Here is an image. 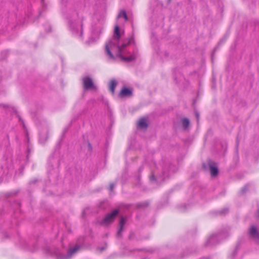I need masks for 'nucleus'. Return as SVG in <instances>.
<instances>
[{"label":"nucleus","mask_w":259,"mask_h":259,"mask_svg":"<svg viewBox=\"0 0 259 259\" xmlns=\"http://www.w3.org/2000/svg\"><path fill=\"white\" fill-rule=\"evenodd\" d=\"M121 36L119 27L116 25L115 26L113 37L106 43V55L110 60H114L116 57H118L124 61L131 62L138 57L137 51H134L132 54L128 51L129 45L135 44L133 34L130 38L123 40L120 39Z\"/></svg>","instance_id":"nucleus-1"},{"label":"nucleus","mask_w":259,"mask_h":259,"mask_svg":"<svg viewBox=\"0 0 259 259\" xmlns=\"http://www.w3.org/2000/svg\"><path fill=\"white\" fill-rule=\"evenodd\" d=\"M69 28L74 35L81 37L82 35V24L75 20H70L69 21Z\"/></svg>","instance_id":"nucleus-2"},{"label":"nucleus","mask_w":259,"mask_h":259,"mask_svg":"<svg viewBox=\"0 0 259 259\" xmlns=\"http://www.w3.org/2000/svg\"><path fill=\"white\" fill-rule=\"evenodd\" d=\"M79 249V246L75 245L68 250L67 255H63L60 252V251L57 250L55 252V255L57 259H69L77 252Z\"/></svg>","instance_id":"nucleus-3"},{"label":"nucleus","mask_w":259,"mask_h":259,"mask_svg":"<svg viewBox=\"0 0 259 259\" xmlns=\"http://www.w3.org/2000/svg\"><path fill=\"white\" fill-rule=\"evenodd\" d=\"M118 213L119 210L118 209L114 210L111 213L105 216V217L102 221L101 223V224L105 226L110 224L114 220Z\"/></svg>","instance_id":"nucleus-4"},{"label":"nucleus","mask_w":259,"mask_h":259,"mask_svg":"<svg viewBox=\"0 0 259 259\" xmlns=\"http://www.w3.org/2000/svg\"><path fill=\"white\" fill-rule=\"evenodd\" d=\"M222 234L221 233L212 234L208 239L206 245L210 246L217 245L219 242V240L222 238Z\"/></svg>","instance_id":"nucleus-5"},{"label":"nucleus","mask_w":259,"mask_h":259,"mask_svg":"<svg viewBox=\"0 0 259 259\" xmlns=\"http://www.w3.org/2000/svg\"><path fill=\"white\" fill-rule=\"evenodd\" d=\"M164 171H163V176L166 175V177H169V174L174 173L176 171V167L172 164H165L164 166Z\"/></svg>","instance_id":"nucleus-6"},{"label":"nucleus","mask_w":259,"mask_h":259,"mask_svg":"<svg viewBox=\"0 0 259 259\" xmlns=\"http://www.w3.org/2000/svg\"><path fill=\"white\" fill-rule=\"evenodd\" d=\"M82 82L83 84V87L85 90H89L94 88V85L92 81V79L86 76L82 78Z\"/></svg>","instance_id":"nucleus-7"},{"label":"nucleus","mask_w":259,"mask_h":259,"mask_svg":"<svg viewBox=\"0 0 259 259\" xmlns=\"http://www.w3.org/2000/svg\"><path fill=\"white\" fill-rule=\"evenodd\" d=\"M250 236L254 239H256L259 242V232L255 226H252L249 230Z\"/></svg>","instance_id":"nucleus-8"},{"label":"nucleus","mask_w":259,"mask_h":259,"mask_svg":"<svg viewBox=\"0 0 259 259\" xmlns=\"http://www.w3.org/2000/svg\"><path fill=\"white\" fill-rule=\"evenodd\" d=\"M148 127L147 119L141 118L137 123V128L140 130H146Z\"/></svg>","instance_id":"nucleus-9"},{"label":"nucleus","mask_w":259,"mask_h":259,"mask_svg":"<svg viewBox=\"0 0 259 259\" xmlns=\"http://www.w3.org/2000/svg\"><path fill=\"white\" fill-rule=\"evenodd\" d=\"M208 164L210 168L211 175L213 177H215L218 174V168L217 166H213L212 161H209Z\"/></svg>","instance_id":"nucleus-10"},{"label":"nucleus","mask_w":259,"mask_h":259,"mask_svg":"<svg viewBox=\"0 0 259 259\" xmlns=\"http://www.w3.org/2000/svg\"><path fill=\"white\" fill-rule=\"evenodd\" d=\"M152 45L154 49L157 52V54L159 53V46L158 45V40L157 37L155 35L153 34L152 36Z\"/></svg>","instance_id":"nucleus-11"},{"label":"nucleus","mask_w":259,"mask_h":259,"mask_svg":"<svg viewBox=\"0 0 259 259\" xmlns=\"http://www.w3.org/2000/svg\"><path fill=\"white\" fill-rule=\"evenodd\" d=\"M125 223V220L123 217H121L120 222H119V228L118 230L117 235L119 236L121 235V233L123 230V228L124 227V225Z\"/></svg>","instance_id":"nucleus-12"},{"label":"nucleus","mask_w":259,"mask_h":259,"mask_svg":"<svg viewBox=\"0 0 259 259\" xmlns=\"http://www.w3.org/2000/svg\"><path fill=\"white\" fill-rule=\"evenodd\" d=\"M131 95L132 91L127 88L122 89L119 94L120 97L129 96Z\"/></svg>","instance_id":"nucleus-13"},{"label":"nucleus","mask_w":259,"mask_h":259,"mask_svg":"<svg viewBox=\"0 0 259 259\" xmlns=\"http://www.w3.org/2000/svg\"><path fill=\"white\" fill-rule=\"evenodd\" d=\"M117 84V82L114 79H112L109 82V90L112 93V94H114V91H115V88Z\"/></svg>","instance_id":"nucleus-14"},{"label":"nucleus","mask_w":259,"mask_h":259,"mask_svg":"<svg viewBox=\"0 0 259 259\" xmlns=\"http://www.w3.org/2000/svg\"><path fill=\"white\" fill-rule=\"evenodd\" d=\"M181 122L184 130H186L190 124V120L187 118H183L181 119Z\"/></svg>","instance_id":"nucleus-15"},{"label":"nucleus","mask_w":259,"mask_h":259,"mask_svg":"<svg viewBox=\"0 0 259 259\" xmlns=\"http://www.w3.org/2000/svg\"><path fill=\"white\" fill-rule=\"evenodd\" d=\"M123 17L124 19V21H126L127 20V17L125 11H121L120 12L118 15V18Z\"/></svg>","instance_id":"nucleus-16"},{"label":"nucleus","mask_w":259,"mask_h":259,"mask_svg":"<svg viewBox=\"0 0 259 259\" xmlns=\"http://www.w3.org/2000/svg\"><path fill=\"white\" fill-rule=\"evenodd\" d=\"M228 212V209L225 208L223 209L221 211H219V213L221 215H223V214H226Z\"/></svg>","instance_id":"nucleus-17"},{"label":"nucleus","mask_w":259,"mask_h":259,"mask_svg":"<svg viewBox=\"0 0 259 259\" xmlns=\"http://www.w3.org/2000/svg\"><path fill=\"white\" fill-rule=\"evenodd\" d=\"M247 188H248V186H247V185H246V186H244V187L242 189V190H241V193H243H243H244L246 191V190H247Z\"/></svg>","instance_id":"nucleus-18"},{"label":"nucleus","mask_w":259,"mask_h":259,"mask_svg":"<svg viewBox=\"0 0 259 259\" xmlns=\"http://www.w3.org/2000/svg\"><path fill=\"white\" fill-rule=\"evenodd\" d=\"M114 187V185L113 184H111L109 187L110 191H112L113 190Z\"/></svg>","instance_id":"nucleus-19"},{"label":"nucleus","mask_w":259,"mask_h":259,"mask_svg":"<svg viewBox=\"0 0 259 259\" xmlns=\"http://www.w3.org/2000/svg\"><path fill=\"white\" fill-rule=\"evenodd\" d=\"M195 114L196 117L197 119V120H198L199 117V113L197 111H196L195 112Z\"/></svg>","instance_id":"nucleus-20"},{"label":"nucleus","mask_w":259,"mask_h":259,"mask_svg":"<svg viewBox=\"0 0 259 259\" xmlns=\"http://www.w3.org/2000/svg\"><path fill=\"white\" fill-rule=\"evenodd\" d=\"M237 253V249H236L234 251H233V256Z\"/></svg>","instance_id":"nucleus-21"},{"label":"nucleus","mask_w":259,"mask_h":259,"mask_svg":"<svg viewBox=\"0 0 259 259\" xmlns=\"http://www.w3.org/2000/svg\"><path fill=\"white\" fill-rule=\"evenodd\" d=\"M150 180H151V181H152V180H155L154 176H152L150 177Z\"/></svg>","instance_id":"nucleus-22"},{"label":"nucleus","mask_w":259,"mask_h":259,"mask_svg":"<svg viewBox=\"0 0 259 259\" xmlns=\"http://www.w3.org/2000/svg\"><path fill=\"white\" fill-rule=\"evenodd\" d=\"M39 141L41 143H44V140L41 138H40Z\"/></svg>","instance_id":"nucleus-23"},{"label":"nucleus","mask_w":259,"mask_h":259,"mask_svg":"<svg viewBox=\"0 0 259 259\" xmlns=\"http://www.w3.org/2000/svg\"><path fill=\"white\" fill-rule=\"evenodd\" d=\"M89 147H90V148L91 149V144H89Z\"/></svg>","instance_id":"nucleus-24"},{"label":"nucleus","mask_w":259,"mask_h":259,"mask_svg":"<svg viewBox=\"0 0 259 259\" xmlns=\"http://www.w3.org/2000/svg\"><path fill=\"white\" fill-rule=\"evenodd\" d=\"M171 0H168V3L170 2Z\"/></svg>","instance_id":"nucleus-25"}]
</instances>
